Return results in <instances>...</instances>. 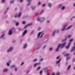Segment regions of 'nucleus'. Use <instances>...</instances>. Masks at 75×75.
Wrapping results in <instances>:
<instances>
[{
    "instance_id": "3c124183",
    "label": "nucleus",
    "mask_w": 75,
    "mask_h": 75,
    "mask_svg": "<svg viewBox=\"0 0 75 75\" xmlns=\"http://www.w3.org/2000/svg\"><path fill=\"white\" fill-rule=\"evenodd\" d=\"M29 71H26V74H28V72H29Z\"/></svg>"
},
{
    "instance_id": "c756f323",
    "label": "nucleus",
    "mask_w": 75,
    "mask_h": 75,
    "mask_svg": "<svg viewBox=\"0 0 75 75\" xmlns=\"http://www.w3.org/2000/svg\"><path fill=\"white\" fill-rule=\"evenodd\" d=\"M43 12H44V11H42V12L40 13V14H42Z\"/></svg>"
},
{
    "instance_id": "5fc2aeb1",
    "label": "nucleus",
    "mask_w": 75,
    "mask_h": 75,
    "mask_svg": "<svg viewBox=\"0 0 75 75\" xmlns=\"http://www.w3.org/2000/svg\"><path fill=\"white\" fill-rule=\"evenodd\" d=\"M17 69L16 68H15V71H17Z\"/></svg>"
},
{
    "instance_id": "4be33fe9",
    "label": "nucleus",
    "mask_w": 75,
    "mask_h": 75,
    "mask_svg": "<svg viewBox=\"0 0 75 75\" xmlns=\"http://www.w3.org/2000/svg\"><path fill=\"white\" fill-rule=\"evenodd\" d=\"M43 35H44V33H43L41 35V36H40V38H42V36Z\"/></svg>"
},
{
    "instance_id": "cd10ccee",
    "label": "nucleus",
    "mask_w": 75,
    "mask_h": 75,
    "mask_svg": "<svg viewBox=\"0 0 75 75\" xmlns=\"http://www.w3.org/2000/svg\"><path fill=\"white\" fill-rule=\"evenodd\" d=\"M55 31H54L53 33V34H52V36H54V34H55Z\"/></svg>"
},
{
    "instance_id": "9d476101",
    "label": "nucleus",
    "mask_w": 75,
    "mask_h": 75,
    "mask_svg": "<svg viewBox=\"0 0 75 75\" xmlns=\"http://www.w3.org/2000/svg\"><path fill=\"white\" fill-rule=\"evenodd\" d=\"M44 70L45 72H48V69L47 68H45L44 69Z\"/></svg>"
},
{
    "instance_id": "9b49d317",
    "label": "nucleus",
    "mask_w": 75,
    "mask_h": 75,
    "mask_svg": "<svg viewBox=\"0 0 75 75\" xmlns=\"http://www.w3.org/2000/svg\"><path fill=\"white\" fill-rule=\"evenodd\" d=\"M38 21L40 22H42V21H41V19L40 18H37Z\"/></svg>"
},
{
    "instance_id": "1a4fd4ad",
    "label": "nucleus",
    "mask_w": 75,
    "mask_h": 75,
    "mask_svg": "<svg viewBox=\"0 0 75 75\" xmlns=\"http://www.w3.org/2000/svg\"><path fill=\"white\" fill-rule=\"evenodd\" d=\"M40 64V63H35L34 64V67H36L37 65H39V64Z\"/></svg>"
},
{
    "instance_id": "f3484780",
    "label": "nucleus",
    "mask_w": 75,
    "mask_h": 75,
    "mask_svg": "<svg viewBox=\"0 0 75 75\" xmlns=\"http://www.w3.org/2000/svg\"><path fill=\"white\" fill-rule=\"evenodd\" d=\"M65 8V6H63L62 8V10H64Z\"/></svg>"
},
{
    "instance_id": "4d7b16f0",
    "label": "nucleus",
    "mask_w": 75,
    "mask_h": 75,
    "mask_svg": "<svg viewBox=\"0 0 75 75\" xmlns=\"http://www.w3.org/2000/svg\"><path fill=\"white\" fill-rule=\"evenodd\" d=\"M42 60H43V59H40V61H42Z\"/></svg>"
},
{
    "instance_id": "0eeeda50",
    "label": "nucleus",
    "mask_w": 75,
    "mask_h": 75,
    "mask_svg": "<svg viewBox=\"0 0 75 75\" xmlns=\"http://www.w3.org/2000/svg\"><path fill=\"white\" fill-rule=\"evenodd\" d=\"M32 24V23H30L29 24H28L27 25H26L24 27V28H26L27 27V26H29L30 25H31Z\"/></svg>"
},
{
    "instance_id": "72a5a7b5",
    "label": "nucleus",
    "mask_w": 75,
    "mask_h": 75,
    "mask_svg": "<svg viewBox=\"0 0 75 75\" xmlns=\"http://www.w3.org/2000/svg\"><path fill=\"white\" fill-rule=\"evenodd\" d=\"M7 66H9L10 64H9V63H7Z\"/></svg>"
},
{
    "instance_id": "09e8293b",
    "label": "nucleus",
    "mask_w": 75,
    "mask_h": 75,
    "mask_svg": "<svg viewBox=\"0 0 75 75\" xmlns=\"http://www.w3.org/2000/svg\"><path fill=\"white\" fill-rule=\"evenodd\" d=\"M38 13H36L35 14V16H37V15H38Z\"/></svg>"
},
{
    "instance_id": "2eb2a0df",
    "label": "nucleus",
    "mask_w": 75,
    "mask_h": 75,
    "mask_svg": "<svg viewBox=\"0 0 75 75\" xmlns=\"http://www.w3.org/2000/svg\"><path fill=\"white\" fill-rule=\"evenodd\" d=\"M41 33H42V32H40L38 33V38H39L40 37V35H41Z\"/></svg>"
},
{
    "instance_id": "680f3d73",
    "label": "nucleus",
    "mask_w": 75,
    "mask_h": 75,
    "mask_svg": "<svg viewBox=\"0 0 75 75\" xmlns=\"http://www.w3.org/2000/svg\"><path fill=\"white\" fill-rule=\"evenodd\" d=\"M23 0H20V2H22L23 1Z\"/></svg>"
},
{
    "instance_id": "39448f33",
    "label": "nucleus",
    "mask_w": 75,
    "mask_h": 75,
    "mask_svg": "<svg viewBox=\"0 0 75 75\" xmlns=\"http://www.w3.org/2000/svg\"><path fill=\"white\" fill-rule=\"evenodd\" d=\"M8 34L9 35H11V34H13V31L12 30V29H11L10 30Z\"/></svg>"
},
{
    "instance_id": "dca6fc26",
    "label": "nucleus",
    "mask_w": 75,
    "mask_h": 75,
    "mask_svg": "<svg viewBox=\"0 0 75 75\" xmlns=\"http://www.w3.org/2000/svg\"><path fill=\"white\" fill-rule=\"evenodd\" d=\"M69 55H70V54L68 53L67 54H65V57H68V56H69Z\"/></svg>"
},
{
    "instance_id": "f704fd0d",
    "label": "nucleus",
    "mask_w": 75,
    "mask_h": 75,
    "mask_svg": "<svg viewBox=\"0 0 75 75\" xmlns=\"http://www.w3.org/2000/svg\"><path fill=\"white\" fill-rule=\"evenodd\" d=\"M18 16V15H15V18H16V17H17Z\"/></svg>"
},
{
    "instance_id": "052dcab7",
    "label": "nucleus",
    "mask_w": 75,
    "mask_h": 75,
    "mask_svg": "<svg viewBox=\"0 0 75 75\" xmlns=\"http://www.w3.org/2000/svg\"><path fill=\"white\" fill-rule=\"evenodd\" d=\"M75 59H73V61H75Z\"/></svg>"
},
{
    "instance_id": "423d86ee",
    "label": "nucleus",
    "mask_w": 75,
    "mask_h": 75,
    "mask_svg": "<svg viewBox=\"0 0 75 75\" xmlns=\"http://www.w3.org/2000/svg\"><path fill=\"white\" fill-rule=\"evenodd\" d=\"M67 25H66L64 26V27H63V28L61 30L62 31H64V30L65 29V27H66Z\"/></svg>"
},
{
    "instance_id": "bb28decb",
    "label": "nucleus",
    "mask_w": 75,
    "mask_h": 75,
    "mask_svg": "<svg viewBox=\"0 0 75 75\" xmlns=\"http://www.w3.org/2000/svg\"><path fill=\"white\" fill-rule=\"evenodd\" d=\"M62 6V5L60 4L59 5V7H61Z\"/></svg>"
},
{
    "instance_id": "0e129e2a",
    "label": "nucleus",
    "mask_w": 75,
    "mask_h": 75,
    "mask_svg": "<svg viewBox=\"0 0 75 75\" xmlns=\"http://www.w3.org/2000/svg\"><path fill=\"white\" fill-rule=\"evenodd\" d=\"M47 75H50L49 73H48Z\"/></svg>"
},
{
    "instance_id": "13d9d810",
    "label": "nucleus",
    "mask_w": 75,
    "mask_h": 75,
    "mask_svg": "<svg viewBox=\"0 0 75 75\" xmlns=\"http://www.w3.org/2000/svg\"><path fill=\"white\" fill-rule=\"evenodd\" d=\"M47 23H50V21H47Z\"/></svg>"
},
{
    "instance_id": "f03ea898",
    "label": "nucleus",
    "mask_w": 75,
    "mask_h": 75,
    "mask_svg": "<svg viewBox=\"0 0 75 75\" xmlns=\"http://www.w3.org/2000/svg\"><path fill=\"white\" fill-rule=\"evenodd\" d=\"M72 41H73V39H71L69 40L70 42L69 43L68 46L66 47V48L67 49H68V48L70 46V45L71 44V42H72Z\"/></svg>"
},
{
    "instance_id": "774afa93",
    "label": "nucleus",
    "mask_w": 75,
    "mask_h": 75,
    "mask_svg": "<svg viewBox=\"0 0 75 75\" xmlns=\"http://www.w3.org/2000/svg\"><path fill=\"white\" fill-rule=\"evenodd\" d=\"M74 55H75V52L74 53Z\"/></svg>"
},
{
    "instance_id": "412c9836",
    "label": "nucleus",
    "mask_w": 75,
    "mask_h": 75,
    "mask_svg": "<svg viewBox=\"0 0 75 75\" xmlns=\"http://www.w3.org/2000/svg\"><path fill=\"white\" fill-rule=\"evenodd\" d=\"M70 68H71V65H69L68 66V68H67V70H68Z\"/></svg>"
},
{
    "instance_id": "49530a36",
    "label": "nucleus",
    "mask_w": 75,
    "mask_h": 75,
    "mask_svg": "<svg viewBox=\"0 0 75 75\" xmlns=\"http://www.w3.org/2000/svg\"><path fill=\"white\" fill-rule=\"evenodd\" d=\"M4 1H5V0H2V3H4Z\"/></svg>"
},
{
    "instance_id": "a878e982",
    "label": "nucleus",
    "mask_w": 75,
    "mask_h": 75,
    "mask_svg": "<svg viewBox=\"0 0 75 75\" xmlns=\"http://www.w3.org/2000/svg\"><path fill=\"white\" fill-rule=\"evenodd\" d=\"M4 34L2 35L1 37V38H3V37H4Z\"/></svg>"
},
{
    "instance_id": "b1692460",
    "label": "nucleus",
    "mask_w": 75,
    "mask_h": 75,
    "mask_svg": "<svg viewBox=\"0 0 75 75\" xmlns=\"http://www.w3.org/2000/svg\"><path fill=\"white\" fill-rule=\"evenodd\" d=\"M66 40H67V38H66L65 39L63 40L62 41V42H65V41H66Z\"/></svg>"
},
{
    "instance_id": "6ab92c4d",
    "label": "nucleus",
    "mask_w": 75,
    "mask_h": 75,
    "mask_svg": "<svg viewBox=\"0 0 75 75\" xmlns=\"http://www.w3.org/2000/svg\"><path fill=\"white\" fill-rule=\"evenodd\" d=\"M7 69H5L4 70V73H5V72H7Z\"/></svg>"
},
{
    "instance_id": "6e6d98bb",
    "label": "nucleus",
    "mask_w": 75,
    "mask_h": 75,
    "mask_svg": "<svg viewBox=\"0 0 75 75\" xmlns=\"http://www.w3.org/2000/svg\"><path fill=\"white\" fill-rule=\"evenodd\" d=\"M24 64V62H23L21 64V65H23Z\"/></svg>"
},
{
    "instance_id": "393cba45",
    "label": "nucleus",
    "mask_w": 75,
    "mask_h": 75,
    "mask_svg": "<svg viewBox=\"0 0 75 75\" xmlns=\"http://www.w3.org/2000/svg\"><path fill=\"white\" fill-rule=\"evenodd\" d=\"M45 19L44 18H41V20H42V21H43V20H44Z\"/></svg>"
},
{
    "instance_id": "4c0bfd02",
    "label": "nucleus",
    "mask_w": 75,
    "mask_h": 75,
    "mask_svg": "<svg viewBox=\"0 0 75 75\" xmlns=\"http://www.w3.org/2000/svg\"><path fill=\"white\" fill-rule=\"evenodd\" d=\"M13 2H14V1H10V3H13Z\"/></svg>"
},
{
    "instance_id": "a19ab883",
    "label": "nucleus",
    "mask_w": 75,
    "mask_h": 75,
    "mask_svg": "<svg viewBox=\"0 0 75 75\" xmlns=\"http://www.w3.org/2000/svg\"><path fill=\"white\" fill-rule=\"evenodd\" d=\"M37 61V59H35L33 60V62H35V61Z\"/></svg>"
},
{
    "instance_id": "338daca9",
    "label": "nucleus",
    "mask_w": 75,
    "mask_h": 75,
    "mask_svg": "<svg viewBox=\"0 0 75 75\" xmlns=\"http://www.w3.org/2000/svg\"><path fill=\"white\" fill-rule=\"evenodd\" d=\"M74 45H75V42H74Z\"/></svg>"
},
{
    "instance_id": "c03bdc74",
    "label": "nucleus",
    "mask_w": 75,
    "mask_h": 75,
    "mask_svg": "<svg viewBox=\"0 0 75 75\" xmlns=\"http://www.w3.org/2000/svg\"><path fill=\"white\" fill-rule=\"evenodd\" d=\"M28 2H30L32 0H27Z\"/></svg>"
},
{
    "instance_id": "5701e85b",
    "label": "nucleus",
    "mask_w": 75,
    "mask_h": 75,
    "mask_svg": "<svg viewBox=\"0 0 75 75\" xmlns=\"http://www.w3.org/2000/svg\"><path fill=\"white\" fill-rule=\"evenodd\" d=\"M48 6L50 7H51V4L50 3H49L48 4Z\"/></svg>"
},
{
    "instance_id": "20e7f679",
    "label": "nucleus",
    "mask_w": 75,
    "mask_h": 75,
    "mask_svg": "<svg viewBox=\"0 0 75 75\" xmlns=\"http://www.w3.org/2000/svg\"><path fill=\"white\" fill-rule=\"evenodd\" d=\"M27 30H24V31L23 32V34L22 35V36H24V35H25L27 33Z\"/></svg>"
},
{
    "instance_id": "4468645a",
    "label": "nucleus",
    "mask_w": 75,
    "mask_h": 75,
    "mask_svg": "<svg viewBox=\"0 0 75 75\" xmlns=\"http://www.w3.org/2000/svg\"><path fill=\"white\" fill-rule=\"evenodd\" d=\"M72 26V25H70V26H69L68 28H67V30L69 29V28H70Z\"/></svg>"
},
{
    "instance_id": "37998d69",
    "label": "nucleus",
    "mask_w": 75,
    "mask_h": 75,
    "mask_svg": "<svg viewBox=\"0 0 75 75\" xmlns=\"http://www.w3.org/2000/svg\"><path fill=\"white\" fill-rule=\"evenodd\" d=\"M41 4V3L40 2H38V5H40Z\"/></svg>"
},
{
    "instance_id": "a211bd4d",
    "label": "nucleus",
    "mask_w": 75,
    "mask_h": 75,
    "mask_svg": "<svg viewBox=\"0 0 75 75\" xmlns=\"http://www.w3.org/2000/svg\"><path fill=\"white\" fill-rule=\"evenodd\" d=\"M27 44H25L24 45V46L23 47V48H26V47H27Z\"/></svg>"
},
{
    "instance_id": "aec40b11",
    "label": "nucleus",
    "mask_w": 75,
    "mask_h": 75,
    "mask_svg": "<svg viewBox=\"0 0 75 75\" xmlns=\"http://www.w3.org/2000/svg\"><path fill=\"white\" fill-rule=\"evenodd\" d=\"M16 26H17V25H19V23L18 22H16Z\"/></svg>"
},
{
    "instance_id": "bf43d9fd",
    "label": "nucleus",
    "mask_w": 75,
    "mask_h": 75,
    "mask_svg": "<svg viewBox=\"0 0 75 75\" xmlns=\"http://www.w3.org/2000/svg\"><path fill=\"white\" fill-rule=\"evenodd\" d=\"M75 18V17L74 16H73V17H72V18Z\"/></svg>"
},
{
    "instance_id": "8fccbe9b",
    "label": "nucleus",
    "mask_w": 75,
    "mask_h": 75,
    "mask_svg": "<svg viewBox=\"0 0 75 75\" xmlns=\"http://www.w3.org/2000/svg\"><path fill=\"white\" fill-rule=\"evenodd\" d=\"M52 47H51L50 49V51H51V50H52Z\"/></svg>"
},
{
    "instance_id": "ea45409f",
    "label": "nucleus",
    "mask_w": 75,
    "mask_h": 75,
    "mask_svg": "<svg viewBox=\"0 0 75 75\" xmlns=\"http://www.w3.org/2000/svg\"><path fill=\"white\" fill-rule=\"evenodd\" d=\"M45 4H43L42 5V7H45Z\"/></svg>"
},
{
    "instance_id": "e433bc0d",
    "label": "nucleus",
    "mask_w": 75,
    "mask_h": 75,
    "mask_svg": "<svg viewBox=\"0 0 75 75\" xmlns=\"http://www.w3.org/2000/svg\"><path fill=\"white\" fill-rule=\"evenodd\" d=\"M71 37V35H68V38H70V37Z\"/></svg>"
},
{
    "instance_id": "7c9ffc66",
    "label": "nucleus",
    "mask_w": 75,
    "mask_h": 75,
    "mask_svg": "<svg viewBox=\"0 0 75 75\" xmlns=\"http://www.w3.org/2000/svg\"><path fill=\"white\" fill-rule=\"evenodd\" d=\"M70 58V57H67V60H68Z\"/></svg>"
},
{
    "instance_id": "473e14b6",
    "label": "nucleus",
    "mask_w": 75,
    "mask_h": 75,
    "mask_svg": "<svg viewBox=\"0 0 75 75\" xmlns=\"http://www.w3.org/2000/svg\"><path fill=\"white\" fill-rule=\"evenodd\" d=\"M22 23L23 24H25V21H23Z\"/></svg>"
},
{
    "instance_id": "864d4df0",
    "label": "nucleus",
    "mask_w": 75,
    "mask_h": 75,
    "mask_svg": "<svg viewBox=\"0 0 75 75\" xmlns=\"http://www.w3.org/2000/svg\"><path fill=\"white\" fill-rule=\"evenodd\" d=\"M30 4V3H29L27 4V6H29Z\"/></svg>"
},
{
    "instance_id": "603ef678",
    "label": "nucleus",
    "mask_w": 75,
    "mask_h": 75,
    "mask_svg": "<svg viewBox=\"0 0 75 75\" xmlns=\"http://www.w3.org/2000/svg\"><path fill=\"white\" fill-rule=\"evenodd\" d=\"M40 29H41V28H40V27L38 28V30H40Z\"/></svg>"
},
{
    "instance_id": "69168bd1",
    "label": "nucleus",
    "mask_w": 75,
    "mask_h": 75,
    "mask_svg": "<svg viewBox=\"0 0 75 75\" xmlns=\"http://www.w3.org/2000/svg\"><path fill=\"white\" fill-rule=\"evenodd\" d=\"M74 69H75V67H74Z\"/></svg>"
},
{
    "instance_id": "58836bf2",
    "label": "nucleus",
    "mask_w": 75,
    "mask_h": 75,
    "mask_svg": "<svg viewBox=\"0 0 75 75\" xmlns=\"http://www.w3.org/2000/svg\"><path fill=\"white\" fill-rule=\"evenodd\" d=\"M35 7H32V10H34V9L35 8Z\"/></svg>"
},
{
    "instance_id": "c9c22d12",
    "label": "nucleus",
    "mask_w": 75,
    "mask_h": 75,
    "mask_svg": "<svg viewBox=\"0 0 75 75\" xmlns=\"http://www.w3.org/2000/svg\"><path fill=\"white\" fill-rule=\"evenodd\" d=\"M14 67H15V65H13V66H11V68H14Z\"/></svg>"
},
{
    "instance_id": "de8ad7c7",
    "label": "nucleus",
    "mask_w": 75,
    "mask_h": 75,
    "mask_svg": "<svg viewBox=\"0 0 75 75\" xmlns=\"http://www.w3.org/2000/svg\"><path fill=\"white\" fill-rule=\"evenodd\" d=\"M56 75H59V73H57L56 74Z\"/></svg>"
},
{
    "instance_id": "a18cd8bd",
    "label": "nucleus",
    "mask_w": 75,
    "mask_h": 75,
    "mask_svg": "<svg viewBox=\"0 0 75 75\" xmlns=\"http://www.w3.org/2000/svg\"><path fill=\"white\" fill-rule=\"evenodd\" d=\"M51 75H55V73H53L51 74Z\"/></svg>"
},
{
    "instance_id": "7ed1b4c3",
    "label": "nucleus",
    "mask_w": 75,
    "mask_h": 75,
    "mask_svg": "<svg viewBox=\"0 0 75 75\" xmlns=\"http://www.w3.org/2000/svg\"><path fill=\"white\" fill-rule=\"evenodd\" d=\"M13 47H11L7 51V52H10V51H11L13 50Z\"/></svg>"
},
{
    "instance_id": "f8f14e48",
    "label": "nucleus",
    "mask_w": 75,
    "mask_h": 75,
    "mask_svg": "<svg viewBox=\"0 0 75 75\" xmlns=\"http://www.w3.org/2000/svg\"><path fill=\"white\" fill-rule=\"evenodd\" d=\"M21 12H20L18 15V17L20 18V16H21Z\"/></svg>"
},
{
    "instance_id": "6e6552de",
    "label": "nucleus",
    "mask_w": 75,
    "mask_h": 75,
    "mask_svg": "<svg viewBox=\"0 0 75 75\" xmlns=\"http://www.w3.org/2000/svg\"><path fill=\"white\" fill-rule=\"evenodd\" d=\"M75 49V46H74L73 47L72 49V50H71V52H72Z\"/></svg>"
},
{
    "instance_id": "79ce46f5",
    "label": "nucleus",
    "mask_w": 75,
    "mask_h": 75,
    "mask_svg": "<svg viewBox=\"0 0 75 75\" xmlns=\"http://www.w3.org/2000/svg\"><path fill=\"white\" fill-rule=\"evenodd\" d=\"M59 56H58L57 57V59H59Z\"/></svg>"
},
{
    "instance_id": "f257e3e1",
    "label": "nucleus",
    "mask_w": 75,
    "mask_h": 75,
    "mask_svg": "<svg viewBox=\"0 0 75 75\" xmlns=\"http://www.w3.org/2000/svg\"><path fill=\"white\" fill-rule=\"evenodd\" d=\"M66 44V42H65L64 43L62 44L61 45V44H59V45L58 46V47L57 49L55 50L56 51H58V50H59V48L60 47L61 48H63L65 46V45Z\"/></svg>"
},
{
    "instance_id": "2f4dec72",
    "label": "nucleus",
    "mask_w": 75,
    "mask_h": 75,
    "mask_svg": "<svg viewBox=\"0 0 75 75\" xmlns=\"http://www.w3.org/2000/svg\"><path fill=\"white\" fill-rule=\"evenodd\" d=\"M40 68H41V67H39L37 69V70H39V69H40Z\"/></svg>"
},
{
    "instance_id": "e2e57ef3",
    "label": "nucleus",
    "mask_w": 75,
    "mask_h": 75,
    "mask_svg": "<svg viewBox=\"0 0 75 75\" xmlns=\"http://www.w3.org/2000/svg\"><path fill=\"white\" fill-rule=\"evenodd\" d=\"M59 30H58V31L57 32V33H59Z\"/></svg>"
},
{
    "instance_id": "ddd939ff",
    "label": "nucleus",
    "mask_w": 75,
    "mask_h": 75,
    "mask_svg": "<svg viewBox=\"0 0 75 75\" xmlns=\"http://www.w3.org/2000/svg\"><path fill=\"white\" fill-rule=\"evenodd\" d=\"M61 60V59H60L58 61H57L56 62L57 64H58V63H59V62H60Z\"/></svg>"
},
{
    "instance_id": "c85d7f7f",
    "label": "nucleus",
    "mask_w": 75,
    "mask_h": 75,
    "mask_svg": "<svg viewBox=\"0 0 75 75\" xmlns=\"http://www.w3.org/2000/svg\"><path fill=\"white\" fill-rule=\"evenodd\" d=\"M42 73V71H40V74H41Z\"/></svg>"
}]
</instances>
